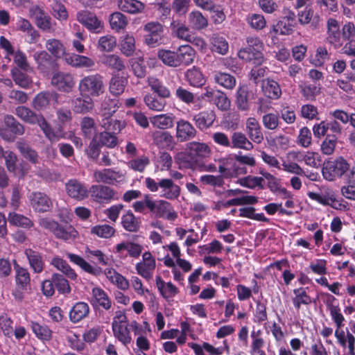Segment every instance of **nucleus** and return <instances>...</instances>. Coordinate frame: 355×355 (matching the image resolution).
I'll return each instance as SVG.
<instances>
[{"instance_id": "obj_1", "label": "nucleus", "mask_w": 355, "mask_h": 355, "mask_svg": "<svg viewBox=\"0 0 355 355\" xmlns=\"http://www.w3.org/2000/svg\"><path fill=\"white\" fill-rule=\"evenodd\" d=\"M324 178L328 181L343 179L347 183L355 184V166H350L342 156L324 162L322 168Z\"/></svg>"}, {"instance_id": "obj_2", "label": "nucleus", "mask_w": 355, "mask_h": 355, "mask_svg": "<svg viewBox=\"0 0 355 355\" xmlns=\"http://www.w3.org/2000/svg\"><path fill=\"white\" fill-rule=\"evenodd\" d=\"M78 90L81 96L98 97L105 91L104 78L99 73L83 76L79 81Z\"/></svg>"}, {"instance_id": "obj_3", "label": "nucleus", "mask_w": 355, "mask_h": 355, "mask_svg": "<svg viewBox=\"0 0 355 355\" xmlns=\"http://www.w3.org/2000/svg\"><path fill=\"white\" fill-rule=\"evenodd\" d=\"M39 223L41 227L52 232L58 239L69 241L78 236V232L71 225L63 227L58 222L48 218L40 219Z\"/></svg>"}, {"instance_id": "obj_4", "label": "nucleus", "mask_w": 355, "mask_h": 355, "mask_svg": "<svg viewBox=\"0 0 355 355\" xmlns=\"http://www.w3.org/2000/svg\"><path fill=\"white\" fill-rule=\"evenodd\" d=\"M29 11L34 18L35 25L38 28L48 33L55 32V21L41 7L33 6L30 8Z\"/></svg>"}, {"instance_id": "obj_5", "label": "nucleus", "mask_w": 355, "mask_h": 355, "mask_svg": "<svg viewBox=\"0 0 355 355\" xmlns=\"http://www.w3.org/2000/svg\"><path fill=\"white\" fill-rule=\"evenodd\" d=\"M144 31L146 33L144 40L148 46L155 47L162 43L164 28L160 23L148 22L144 26Z\"/></svg>"}, {"instance_id": "obj_6", "label": "nucleus", "mask_w": 355, "mask_h": 355, "mask_svg": "<svg viewBox=\"0 0 355 355\" xmlns=\"http://www.w3.org/2000/svg\"><path fill=\"white\" fill-rule=\"evenodd\" d=\"M125 315L119 313L114 318L112 322V330L114 336L125 345L130 343L131 341L130 331L127 326L123 324L125 322Z\"/></svg>"}, {"instance_id": "obj_7", "label": "nucleus", "mask_w": 355, "mask_h": 355, "mask_svg": "<svg viewBox=\"0 0 355 355\" xmlns=\"http://www.w3.org/2000/svg\"><path fill=\"white\" fill-rule=\"evenodd\" d=\"M75 83L73 76L69 73L57 72L53 75L51 78V84L63 92H71Z\"/></svg>"}, {"instance_id": "obj_8", "label": "nucleus", "mask_w": 355, "mask_h": 355, "mask_svg": "<svg viewBox=\"0 0 355 355\" xmlns=\"http://www.w3.org/2000/svg\"><path fill=\"white\" fill-rule=\"evenodd\" d=\"M197 130L188 121L180 119L176 123L175 137L178 142H185L196 137Z\"/></svg>"}, {"instance_id": "obj_9", "label": "nucleus", "mask_w": 355, "mask_h": 355, "mask_svg": "<svg viewBox=\"0 0 355 355\" xmlns=\"http://www.w3.org/2000/svg\"><path fill=\"white\" fill-rule=\"evenodd\" d=\"M327 40L335 48L343 45L342 30L338 21L334 18H329L327 21Z\"/></svg>"}, {"instance_id": "obj_10", "label": "nucleus", "mask_w": 355, "mask_h": 355, "mask_svg": "<svg viewBox=\"0 0 355 355\" xmlns=\"http://www.w3.org/2000/svg\"><path fill=\"white\" fill-rule=\"evenodd\" d=\"M33 58L38 70L45 75H49L55 69V60L46 51H36L33 55Z\"/></svg>"}, {"instance_id": "obj_11", "label": "nucleus", "mask_w": 355, "mask_h": 355, "mask_svg": "<svg viewBox=\"0 0 355 355\" xmlns=\"http://www.w3.org/2000/svg\"><path fill=\"white\" fill-rule=\"evenodd\" d=\"M76 17L81 24L92 33H100L103 28L101 21L98 19L96 16L87 10L78 12Z\"/></svg>"}, {"instance_id": "obj_12", "label": "nucleus", "mask_w": 355, "mask_h": 355, "mask_svg": "<svg viewBox=\"0 0 355 355\" xmlns=\"http://www.w3.org/2000/svg\"><path fill=\"white\" fill-rule=\"evenodd\" d=\"M68 196L72 198L83 200L89 196V189L76 179L69 180L65 184Z\"/></svg>"}, {"instance_id": "obj_13", "label": "nucleus", "mask_w": 355, "mask_h": 355, "mask_svg": "<svg viewBox=\"0 0 355 355\" xmlns=\"http://www.w3.org/2000/svg\"><path fill=\"white\" fill-rule=\"evenodd\" d=\"M147 207L161 218H166L168 220H174L177 217L176 213L171 211V206L168 201H146Z\"/></svg>"}, {"instance_id": "obj_14", "label": "nucleus", "mask_w": 355, "mask_h": 355, "mask_svg": "<svg viewBox=\"0 0 355 355\" xmlns=\"http://www.w3.org/2000/svg\"><path fill=\"white\" fill-rule=\"evenodd\" d=\"M216 118V114L214 110H206L193 115V121L197 128L204 131L213 125Z\"/></svg>"}, {"instance_id": "obj_15", "label": "nucleus", "mask_w": 355, "mask_h": 355, "mask_svg": "<svg viewBox=\"0 0 355 355\" xmlns=\"http://www.w3.org/2000/svg\"><path fill=\"white\" fill-rule=\"evenodd\" d=\"M170 28L172 33L180 40L187 42H192L193 35L188 26H186L185 22L179 18L173 17Z\"/></svg>"}, {"instance_id": "obj_16", "label": "nucleus", "mask_w": 355, "mask_h": 355, "mask_svg": "<svg viewBox=\"0 0 355 355\" xmlns=\"http://www.w3.org/2000/svg\"><path fill=\"white\" fill-rule=\"evenodd\" d=\"M175 52L178 67L180 66H189L193 62L196 51L190 45H181L177 49Z\"/></svg>"}, {"instance_id": "obj_17", "label": "nucleus", "mask_w": 355, "mask_h": 355, "mask_svg": "<svg viewBox=\"0 0 355 355\" xmlns=\"http://www.w3.org/2000/svg\"><path fill=\"white\" fill-rule=\"evenodd\" d=\"M186 150L189 151L198 162L209 157L211 154L210 148L208 145L202 142H189L187 144Z\"/></svg>"}, {"instance_id": "obj_18", "label": "nucleus", "mask_w": 355, "mask_h": 355, "mask_svg": "<svg viewBox=\"0 0 355 355\" xmlns=\"http://www.w3.org/2000/svg\"><path fill=\"white\" fill-rule=\"evenodd\" d=\"M94 177L98 182L114 184L123 180V175L119 171L111 168H105L94 172Z\"/></svg>"}, {"instance_id": "obj_19", "label": "nucleus", "mask_w": 355, "mask_h": 355, "mask_svg": "<svg viewBox=\"0 0 355 355\" xmlns=\"http://www.w3.org/2000/svg\"><path fill=\"white\" fill-rule=\"evenodd\" d=\"M15 114L23 121L35 125L41 123L44 118L42 114H37L30 108L25 106H18L15 109Z\"/></svg>"}, {"instance_id": "obj_20", "label": "nucleus", "mask_w": 355, "mask_h": 355, "mask_svg": "<svg viewBox=\"0 0 355 355\" xmlns=\"http://www.w3.org/2000/svg\"><path fill=\"white\" fill-rule=\"evenodd\" d=\"M72 109L75 113L85 114L94 108V101L89 96H81L71 101Z\"/></svg>"}, {"instance_id": "obj_21", "label": "nucleus", "mask_w": 355, "mask_h": 355, "mask_svg": "<svg viewBox=\"0 0 355 355\" xmlns=\"http://www.w3.org/2000/svg\"><path fill=\"white\" fill-rule=\"evenodd\" d=\"M90 312L87 303L84 302H76L71 309L69 316L71 322L76 324L87 318Z\"/></svg>"}, {"instance_id": "obj_22", "label": "nucleus", "mask_w": 355, "mask_h": 355, "mask_svg": "<svg viewBox=\"0 0 355 355\" xmlns=\"http://www.w3.org/2000/svg\"><path fill=\"white\" fill-rule=\"evenodd\" d=\"M247 133L250 139L257 144H261L263 135L259 121L254 117H250L246 121Z\"/></svg>"}, {"instance_id": "obj_23", "label": "nucleus", "mask_w": 355, "mask_h": 355, "mask_svg": "<svg viewBox=\"0 0 355 355\" xmlns=\"http://www.w3.org/2000/svg\"><path fill=\"white\" fill-rule=\"evenodd\" d=\"M57 94L54 92H42L37 94L33 101V107L38 111L46 110L51 101L56 100Z\"/></svg>"}, {"instance_id": "obj_24", "label": "nucleus", "mask_w": 355, "mask_h": 355, "mask_svg": "<svg viewBox=\"0 0 355 355\" xmlns=\"http://www.w3.org/2000/svg\"><path fill=\"white\" fill-rule=\"evenodd\" d=\"M28 72L16 67L10 70L11 76L15 83L24 89L30 88L33 84L32 78L28 74Z\"/></svg>"}, {"instance_id": "obj_25", "label": "nucleus", "mask_w": 355, "mask_h": 355, "mask_svg": "<svg viewBox=\"0 0 355 355\" xmlns=\"http://www.w3.org/2000/svg\"><path fill=\"white\" fill-rule=\"evenodd\" d=\"M265 178L268 181V186L270 191L276 194L277 197L282 198H290L291 194L284 187H282L279 181L270 173L264 174Z\"/></svg>"}, {"instance_id": "obj_26", "label": "nucleus", "mask_w": 355, "mask_h": 355, "mask_svg": "<svg viewBox=\"0 0 355 355\" xmlns=\"http://www.w3.org/2000/svg\"><path fill=\"white\" fill-rule=\"evenodd\" d=\"M175 116L173 114H157L150 118L151 124L159 129H170L174 125Z\"/></svg>"}, {"instance_id": "obj_27", "label": "nucleus", "mask_w": 355, "mask_h": 355, "mask_svg": "<svg viewBox=\"0 0 355 355\" xmlns=\"http://www.w3.org/2000/svg\"><path fill=\"white\" fill-rule=\"evenodd\" d=\"M250 91L247 85L240 86L236 93V105L238 110L246 112L250 110Z\"/></svg>"}, {"instance_id": "obj_28", "label": "nucleus", "mask_w": 355, "mask_h": 355, "mask_svg": "<svg viewBox=\"0 0 355 355\" xmlns=\"http://www.w3.org/2000/svg\"><path fill=\"white\" fill-rule=\"evenodd\" d=\"M230 148L250 150L253 149L254 146L245 134L241 132H234L231 137Z\"/></svg>"}, {"instance_id": "obj_29", "label": "nucleus", "mask_w": 355, "mask_h": 355, "mask_svg": "<svg viewBox=\"0 0 355 355\" xmlns=\"http://www.w3.org/2000/svg\"><path fill=\"white\" fill-rule=\"evenodd\" d=\"M262 91L263 94L271 99H277L282 94V90L277 82L271 79L262 80Z\"/></svg>"}, {"instance_id": "obj_30", "label": "nucleus", "mask_w": 355, "mask_h": 355, "mask_svg": "<svg viewBox=\"0 0 355 355\" xmlns=\"http://www.w3.org/2000/svg\"><path fill=\"white\" fill-rule=\"evenodd\" d=\"M24 254L33 270L35 273H40L44 268V262L41 254L31 248L26 249Z\"/></svg>"}, {"instance_id": "obj_31", "label": "nucleus", "mask_w": 355, "mask_h": 355, "mask_svg": "<svg viewBox=\"0 0 355 355\" xmlns=\"http://www.w3.org/2000/svg\"><path fill=\"white\" fill-rule=\"evenodd\" d=\"M40 128L44 132L45 137L52 143L58 141L64 137V134L60 128L53 129L46 121L45 118L39 124Z\"/></svg>"}, {"instance_id": "obj_32", "label": "nucleus", "mask_w": 355, "mask_h": 355, "mask_svg": "<svg viewBox=\"0 0 355 355\" xmlns=\"http://www.w3.org/2000/svg\"><path fill=\"white\" fill-rule=\"evenodd\" d=\"M148 85L159 97L162 98H168L171 97L170 90L163 84V83L155 76H150L147 80Z\"/></svg>"}, {"instance_id": "obj_33", "label": "nucleus", "mask_w": 355, "mask_h": 355, "mask_svg": "<svg viewBox=\"0 0 355 355\" xmlns=\"http://www.w3.org/2000/svg\"><path fill=\"white\" fill-rule=\"evenodd\" d=\"M159 185L165 198L173 199L179 196L180 189L178 185L174 184L171 180L163 179L159 182Z\"/></svg>"}, {"instance_id": "obj_34", "label": "nucleus", "mask_w": 355, "mask_h": 355, "mask_svg": "<svg viewBox=\"0 0 355 355\" xmlns=\"http://www.w3.org/2000/svg\"><path fill=\"white\" fill-rule=\"evenodd\" d=\"M89 194L92 198L98 200H111L114 198V191L103 185H92L89 188Z\"/></svg>"}, {"instance_id": "obj_35", "label": "nucleus", "mask_w": 355, "mask_h": 355, "mask_svg": "<svg viewBox=\"0 0 355 355\" xmlns=\"http://www.w3.org/2000/svg\"><path fill=\"white\" fill-rule=\"evenodd\" d=\"M67 257L71 262L79 266L83 270L89 274L98 275L102 272L101 268L91 266L84 259L77 254L69 253L67 254Z\"/></svg>"}, {"instance_id": "obj_36", "label": "nucleus", "mask_w": 355, "mask_h": 355, "mask_svg": "<svg viewBox=\"0 0 355 355\" xmlns=\"http://www.w3.org/2000/svg\"><path fill=\"white\" fill-rule=\"evenodd\" d=\"M188 21L192 28L198 31L205 29L208 26L207 19L199 10H193L188 15Z\"/></svg>"}, {"instance_id": "obj_37", "label": "nucleus", "mask_w": 355, "mask_h": 355, "mask_svg": "<svg viewBox=\"0 0 355 355\" xmlns=\"http://www.w3.org/2000/svg\"><path fill=\"white\" fill-rule=\"evenodd\" d=\"M128 80L119 74L113 76L110 80L109 90L112 95L119 96L123 93Z\"/></svg>"}, {"instance_id": "obj_38", "label": "nucleus", "mask_w": 355, "mask_h": 355, "mask_svg": "<svg viewBox=\"0 0 355 355\" xmlns=\"http://www.w3.org/2000/svg\"><path fill=\"white\" fill-rule=\"evenodd\" d=\"M92 293L94 299L93 305H98L105 310H109L111 308L112 301L103 289L95 287L92 289Z\"/></svg>"}, {"instance_id": "obj_39", "label": "nucleus", "mask_w": 355, "mask_h": 355, "mask_svg": "<svg viewBox=\"0 0 355 355\" xmlns=\"http://www.w3.org/2000/svg\"><path fill=\"white\" fill-rule=\"evenodd\" d=\"M185 78L189 82V85L193 87H199L202 86L205 83L203 74L200 69L196 67H193L186 71Z\"/></svg>"}, {"instance_id": "obj_40", "label": "nucleus", "mask_w": 355, "mask_h": 355, "mask_svg": "<svg viewBox=\"0 0 355 355\" xmlns=\"http://www.w3.org/2000/svg\"><path fill=\"white\" fill-rule=\"evenodd\" d=\"M175 162L180 169H193L198 163L189 151L178 153L175 157Z\"/></svg>"}, {"instance_id": "obj_41", "label": "nucleus", "mask_w": 355, "mask_h": 355, "mask_svg": "<svg viewBox=\"0 0 355 355\" xmlns=\"http://www.w3.org/2000/svg\"><path fill=\"white\" fill-rule=\"evenodd\" d=\"M120 10L130 14L141 12L144 9V5L138 0H120L118 3Z\"/></svg>"}, {"instance_id": "obj_42", "label": "nucleus", "mask_w": 355, "mask_h": 355, "mask_svg": "<svg viewBox=\"0 0 355 355\" xmlns=\"http://www.w3.org/2000/svg\"><path fill=\"white\" fill-rule=\"evenodd\" d=\"M81 135L87 139H91L96 132L94 119L90 116H84L80 121Z\"/></svg>"}, {"instance_id": "obj_43", "label": "nucleus", "mask_w": 355, "mask_h": 355, "mask_svg": "<svg viewBox=\"0 0 355 355\" xmlns=\"http://www.w3.org/2000/svg\"><path fill=\"white\" fill-rule=\"evenodd\" d=\"M156 284L161 295L165 299L173 297L178 293V288L171 282L166 284L160 276H157Z\"/></svg>"}, {"instance_id": "obj_44", "label": "nucleus", "mask_w": 355, "mask_h": 355, "mask_svg": "<svg viewBox=\"0 0 355 355\" xmlns=\"http://www.w3.org/2000/svg\"><path fill=\"white\" fill-rule=\"evenodd\" d=\"M17 148L23 157L33 164L38 163V154L26 142L19 141L16 144Z\"/></svg>"}, {"instance_id": "obj_45", "label": "nucleus", "mask_w": 355, "mask_h": 355, "mask_svg": "<svg viewBox=\"0 0 355 355\" xmlns=\"http://www.w3.org/2000/svg\"><path fill=\"white\" fill-rule=\"evenodd\" d=\"M261 331L253 330L251 332V338L252 339L251 344V355H266L262 349L264 345V340L261 338Z\"/></svg>"}, {"instance_id": "obj_46", "label": "nucleus", "mask_w": 355, "mask_h": 355, "mask_svg": "<svg viewBox=\"0 0 355 355\" xmlns=\"http://www.w3.org/2000/svg\"><path fill=\"white\" fill-rule=\"evenodd\" d=\"M144 101L145 105L148 107V108L150 110L155 112H161L162 111L166 106V101L164 98H158L156 96L148 94L144 96Z\"/></svg>"}, {"instance_id": "obj_47", "label": "nucleus", "mask_w": 355, "mask_h": 355, "mask_svg": "<svg viewBox=\"0 0 355 355\" xmlns=\"http://www.w3.org/2000/svg\"><path fill=\"white\" fill-rule=\"evenodd\" d=\"M157 55L164 64L170 67H178L175 51L160 49L157 51Z\"/></svg>"}, {"instance_id": "obj_48", "label": "nucleus", "mask_w": 355, "mask_h": 355, "mask_svg": "<svg viewBox=\"0 0 355 355\" xmlns=\"http://www.w3.org/2000/svg\"><path fill=\"white\" fill-rule=\"evenodd\" d=\"M214 80L215 83L227 89H232L236 85V78L227 73L215 71Z\"/></svg>"}, {"instance_id": "obj_49", "label": "nucleus", "mask_w": 355, "mask_h": 355, "mask_svg": "<svg viewBox=\"0 0 355 355\" xmlns=\"http://www.w3.org/2000/svg\"><path fill=\"white\" fill-rule=\"evenodd\" d=\"M314 12L311 8L306 7L301 12L298 13L299 22L302 24H311V26L314 29L316 28L320 21L318 16H314Z\"/></svg>"}, {"instance_id": "obj_50", "label": "nucleus", "mask_w": 355, "mask_h": 355, "mask_svg": "<svg viewBox=\"0 0 355 355\" xmlns=\"http://www.w3.org/2000/svg\"><path fill=\"white\" fill-rule=\"evenodd\" d=\"M102 63L107 67L121 71L125 68L123 60L116 54L105 55L102 58Z\"/></svg>"}, {"instance_id": "obj_51", "label": "nucleus", "mask_w": 355, "mask_h": 355, "mask_svg": "<svg viewBox=\"0 0 355 355\" xmlns=\"http://www.w3.org/2000/svg\"><path fill=\"white\" fill-rule=\"evenodd\" d=\"M136 49L135 40L132 35L127 34L120 40V50L127 57L132 56Z\"/></svg>"}, {"instance_id": "obj_52", "label": "nucleus", "mask_w": 355, "mask_h": 355, "mask_svg": "<svg viewBox=\"0 0 355 355\" xmlns=\"http://www.w3.org/2000/svg\"><path fill=\"white\" fill-rule=\"evenodd\" d=\"M3 121L6 128L15 136H20L24 134V126L13 116L6 115Z\"/></svg>"}, {"instance_id": "obj_53", "label": "nucleus", "mask_w": 355, "mask_h": 355, "mask_svg": "<svg viewBox=\"0 0 355 355\" xmlns=\"http://www.w3.org/2000/svg\"><path fill=\"white\" fill-rule=\"evenodd\" d=\"M16 270V283L23 290H27L30 286V275L27 269L19 267L17 264L15 265Z\"/></svg>"}, {"instance_id": "obj_54", "label": "nucleus", "mask_w": 355, "mask_h": 355, "mask_svg": "<svg viewBox=\"0 0 355 355\" xmlns=\"http://www.w3.org/2000/svg\"><path fill=\"white\" fill-rule=\"evenodd\" d=\"M254 53H256V51L254 49L243 48L239 51L238 57L246 62H252L255 65H261L264 61L263 51L261 52V58L259 60H257V58H254Z\"/></svg>"}, {"instance_id": "obj_55", "label": "nucleus", "mask_w": 355, "mask_h": 355, "mask_svg": "<svg viewBox=\"0 0 355 355\" xmlns=\"http://www.w3.org/2000/svg\"><path fill=\"white\" fill-rule=\"evenodd\" d=\"M8 220L10 224L23 228L29 229L33 225V223L28 218L15 212L8 214Z\"/></svg>"}, {"instance_id": "obj_56", "label": "nucleus", "mask_w": 355, "mask_h": 355, "mask_svg": "<svg viewBox=\"0 0 355 355\" xmlns=\"http://www.w3.org/2000/svg\"><path fill=\"white\" fill-rule=\"evenodd\" d=\"M127 250L132 257H138L142 251L141 245L132 242H122L116 246V252L120 253L122 250Z\"/></svg>"}, {"instance_id": "obj_57", "label": "nucleus", "mask_w": 355, "mask_h": 355, "mask_svg": "<svg viewBox=\"0 0 355 355\" xmlns=\"http://www.w3.org/2000/svg\"><path fill=\"white\" fill-rule=\"evenodd\" d=\"M97 138L101 146H104L107 148H114L118 144V139L116 135L107 131H103L94 137Z\"/></svg>"}, {"instance_id": "obj_58", "label": "nucleus", "mask_w": 355, "mask_h": 355, "mask_svg": "<svg viewBox=\"0 0 355 355\" xmlns=\"http://www.w3.org/2000/svg\"><path fill=\"white\" fill-rule=\"evenodd\" d=\"M31 328L35 336L42 340H50L52 338V331L48 326L32 322Z\"/></svg>"}, {"instance_id": "obj_59", "label": "nucleus", "mask_w": 355, "mask_h": 355, "mask_svg": "<svg viewBox=\"0 0 355 355\" xmlns=\"http://www.w3.org/2000/svg\"><path fill=\"white\" fill-rule=\"evenodd\" d=\"M11 55H13V62L16 64L17 69H21L24 71H32L33 69L30 66L26 54L18 49L15 51Z\"/></svg>"}, {"instance_id": "obj_60", "label": "nucleus", "mask_w": 355, "mask_h": 355, "mask_svg": "<svg viewBox=\"0 0 355 355\" xmlns=\"http://www.w3.org/2000/svg\"><path fill=\"white\" fill-rule=\"evenodd\" d=\"M302 94L307 101H313L320 93V87L316 83L300 85Z\"/></svg>"}, {"instance_id": "obj_61", "label": "nucleus", "mask_w": 355, "mask_h": 355, "mask_svg": "<svg viewBox=\"0 0 355 355\" xmlns=\"http://www.w3.org/2000/svg\"><path fill=\"white\" fill-rule=\"evenodd\" d=\"M128 24L126 17L119 12L112 14L110 17V24L112 29L116 31L124 29Z\"/></svg>"}, {"instance_id": "obj_62", "label": "nucleus", "mask_w": 355, "mask_h": 355, "mask_svg": "<svg viewBox=\"0 0 355 355\" xmlns=\"http://www.w3.org/2000/svg\"><path fill=\"white\" fill-rule=\"evenodd\" d=\"M45 46L47 51L56 58H60L64 53V45L57 39L46 40Z\"/></svg>"}, {"instance_id": "obj_63", "label": "nucleus", "mask_w": 355, "mask_h": 355, "mask_svg": "<svg viewBox=\"0 0 355 355\" xmlns=\"http://www.w3.org/2000/svg\"><path fill=\"white\" fill-rule=\"evenodd\" d=\"M52 265L58 270H61L65 275L71 279H75L77 277L74 270L69 266L66 261L62 259L55 257L52 259Z\"/></svg>"}, {"instance_id": "obj_64", "label": "nucleus", "mask_w": 355, "mask_h": 355, "mask_svg": "<svg viewBox=\"0 0 355 355\" xmlns=\"http://www.w3.org/2000/svg\"><path fill=\"white\" fill-rule=\"evenodd\" d=\"M116 46V39L115 37L107 35L101 37L98 42V49L101 51H112Z\"/></svg>"}]
</instances>
